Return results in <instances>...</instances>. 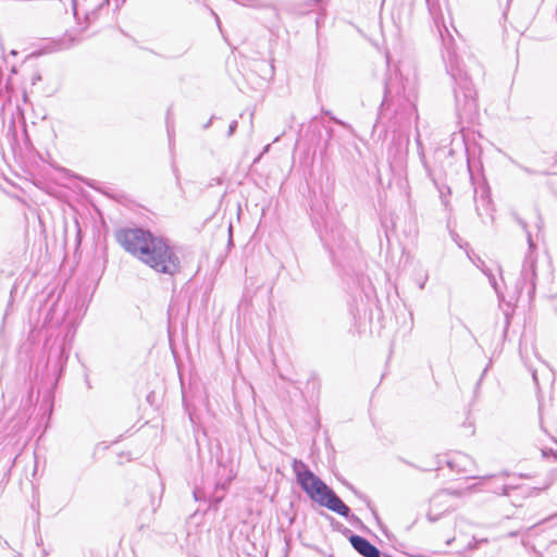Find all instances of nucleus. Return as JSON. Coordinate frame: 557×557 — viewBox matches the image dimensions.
Segmentation results:
<instances>
[{"label":"nucleus","instance_id":"1","mask_svg":"<svg viewBox=\"0 0 557 557\" xmlns=\"http://www.w3.org/2000/svg\"><path fill=\"white\" fill-rule=\"evenodd\" d=\"M414 114H417L414 99L406 94L401 79L397 76L387 78L384 83L377 123L386 131L396 133L408 125Z\"/></svg>","mask_w":557,"mask_h":557},{"label":"nucleus","instance_id":"2","mask_svg":"<svg viewBox=\"0 0 557 557\" xmlns=\"http://www.w3.org/2000/svg\"><path fill=\"white\" fill-rule=\"evenodd\" d=\"M292 468L297 483L311 500L346 518L355 527L362 525V521L350 512V508L334 490L315 475L302 460L294 459Z\"/></svg>","mask_w":557,"mask_h":557},{"label":"nucleus","instance_id":"3","mask_svg":"<svg viewBox=\"0 0 557 557\" xmlns=\"http://www.w3.org/2000/svg\"><path fill=\"white\" fill-rule=\"evenodd\" d=\"M292 468L297 483L311 500L346 518L355 527L362 525V521L350 512V508L334 490L315 475L302 460L294 459Z\"/></svg>","mask_w":557,"mask_h":557},{"label":"nucleus","instance_id":"4","mask_svg":"<svg viewBox=\"0 0 557 557\" xmlns=\"http://www.w3.org/2000/svg\"><path fill=\"white\" fill-rule=\"evenodd\" d=\"M446 70L454 82L456 116L471 123L478 115V92L467 70L455 53H447Z\"/></svg>","mask_w":557,"mask_h":557},{"label":"nucleus","instance_id":"5","mask_svg":"<svg viewBox=\"0 0 557 557\" xmlns=\"http://www.w3.org/2000/svg\"><path fill=\"white\" fill-rule=\"evenodd\" d=\"M157 273L174 276L182 271V261L177 249L171 246L169 240L158 237L143 261Z\"/></svg>","mask_w":557,"mask_h":557},{"label":"nucleus","instance_id":"6","mask_svg":"<svg viewBox=\"0 0 557 557\" xmlns=\"http://www.w3.org/2000/svg\"><path fill=\"white\" fill-rule=\"evenodd\" d=\"M158 237L149 230L143 227H124L115 233L116 242L140 261H143Z\"/></svg>","mask_w":557,"mask_h":557},{"label":"nucleus","instance_id":"7","mask_svg":"<svg viewBox=\"0 0 557 557\" xmlns=\"http://www.w3.org/2000/svg\"><path fill=\"white\" fill-rule=\"evenodd\" d=\"M535 258L533 257L532 252H530L524 258L520 273V278L517 281L516 284L517 293L522 294V292L527 289L529 297H533L535 293Z\"/></svg>","mask_w":557,"mask_h":557},{"label":"nucleus","instance_id":"8","mask_svg":"<svg viewBox=\"0 0 557 557\" xmlns=\"http://www.w3.org/2000/svg\"><path fill=\"white\" fill-rule=\"evenodd\" d=\"M474 205L478 216L485 222V218L494 220L493 216V201L491 198L490 187L486 184H482L474 188Z\"/></svg>","mask_w":557,"mask_h":557},{"label":"nucleus","instance_id":"9","mask_svg":"<svg viewBox=\"0 0 557 557\" xmlns=\"http://www.w3.org/2000/svg\"><path fill=\"white\" fill-rule=\"evenodd\" d=\"M453 495L454 494L447 490L440 491L433 495L430 502V509L426 513V518L430 522H435L440 520L445 512L454 510V507L448 504Z\"/></svg>","mask_w":557,"mask_h":557},{"label":"nucleus","instance_id":"10","mask_svg":"<svg viewBox=\"0 0 557 557\" xmlns=\"http://www.w3.org/2000/svg\"><path fill=\"white\" fill-rule=\"evenodd\" d=\"M308 132L312 133V137L310 138L312 144L318 145L320 140L324 141V149H327L329 144L334 135L333 128L325 125L324 122L319 120L317 116L311 119L308 126Z\"/></svg>","mask_w":557,"mask_h":557},{"label":"nucleus","instance_id":"11","mask_svg":"<svg viewBox=\"0 0 557 557\" xmlns=\"http://www.w3.org/2000/svg\"><path fill=\"white\" fill-rule=\"evenodd\" d=\"M349 543L352 548L363 557H381V550L361 535L351 534L349 536Z\"/></svg>","mask_w":557,"mask_h":557},{"label":"nucleus","instance_id":"12","mask_svg":"<svg viewBox=\"0 0 557 557\" xmlns=\"http://www.w3.org/2000/svg\"><path fill=\"white\" fill-rule=\"evenodd\" d=\"M110 0H101L97 5H95L92 9L85 11L84 18L87 22V24H91L99 20L103 11L109 10Z\"/></svg>","mask_w":557,"mask_h":557},{"label":"nucleus","instance_id":"13","mask_svg":"<svg viewBox=\"0 0 557 557\" xmlns=\"http://www.w3.org/2000/svg\"><path fill=\"white\" fill-rule=\"evenodd\" d=\"M517 223L523 228V231L527 233V238H528V244H529V248L530 250L534 249L535 248V244L533 243L532 240V236H531V233L528 231V224L527 222L521 219L520 216H516L515 218Z\"/></svg>","mask_w":557,"mask_h":557},{"label":"nucleus","instance_id":"14","mask_svg":"<svg viewBox=\"0 0 557 557\" xmlns=\"http://www.w3.org/2000/svg\"><path fill=\"white\" fill-rule=\"evenodd\" d=\"M438 188V191H440V197L442 199V202L447 206L448 203V200H447V195H450V188L448 186H437Z\"/></svg>","mask_w":557,"mask_h":557},{"label":"nucleus","instance_id":"15","mask_svg":"<svg viewBox=\"0 0 557 557\" xmlns=\"http://www.w3.org/2000/svg\"><path fill=\"white\" fill-rule=\"evenodd\" d=\"M147 496L149 498L151 511L154 512L160 504V499H157V496L152 492H147Z\"/></svg>","mask_w":557,"mask_h":557},{"label":"nucleus","instance_id":"16","mask_svg":"<svg viewBox=\"0 0 557 557\" xmlns=\"http://www.w3.org/2000/svg\"><path fill=\"white\" fill-rule=\"evenodd\" d=\"M237 126H238V123L236 120L232 121L228 125V129H227V137H231L234 135V133L236 132L237 129Z\"/></svg>","mask_w":557,"mask_h":557},{"label":"nucleus","instance_id":"17","mask_svg":"<svg viewBox=\"0 0 557 557\" xmlns=\"http://www.w3.org/2000/svg\"><path fill=\"white\" fill-rule=\"evenodd\" d=\"M195 500L205 499V492L200 488H195L193 492Z\"/></svg>","mask_w":557,"mask_h":557},{"label":"nucleus","instance_id":"18","mask_svg":"<svg viewBox=\"0 0 557 557\" xmlns=\"http://www.w3.org/2000/svg\"><path fill=\"white\" fill-rule=\"evenodd\" d=\"M524 173L527 174H546L545 172H539V171H534L530 168H527V166H523L521 164H517Z\"/></svg>","mask_w":557,"mask_h":557},{"label":"nucleus","instance_id":"19","mask_svg":"<svg viewBox=\"0 0 557 557\" xmlns=\"http://www.w3.org/2000/svg\"><path fill=\"white\" fill-rule=\"evenodd\" d=\"M555 519H557V512H556V513H553V515H550V516H548L547 518H545V519H543V520H541V521H539L537 523H535V524H534V525H532L531 528H534V527H536L537 524H542V523H545V522H547V521L555 520Z\"/></svg>","mask_w":557,"mask_h":557},{"label":"nucleus","instance_id":"20","mask_svg":"<svg viewBox=\"0 0 557 557\" xmlns=\"http://www.w3.org/2000/svg\"><path fill=\"white\" fill-rule=\"evenodd\" d=\"M40 81H41V75H40V73H39V72L34 73V74L32 75V77H30V82H32V85H33V86H34V85H36V84H37L38 82H40Z\"/></svg>","mask_w":557,"mask_h":557},{"label":"nucleus","instance_id":"21","mask_svg":"<svg viewBox=\"0 0 557 557\" xmlns=\"http://www.w3.org/2000/svg\"><path fill=\"white\" fill-rule=\"evenodd\" d=\"M331 120H332L335 124L341 125V126H343V127H346V128H349V127H350L346 122H344V121H342V120L337 119L336 116H331Z\"/></svg>","mask_w":557,"mask_h":557},{"label":"nucleus","instance_id":"22","mask_svg":"<svg viewBox=\"0 0 557 557\" xmlns=\"http://www.w3.org/2000/svg\"><path fill=\"white\" fill-rule=\"evenodd\" d=\"M78 2L77 0H72V9H73V14L75 16L76 20H78Z\"/></svg>","mask_w":557,"mask_h":557},{"label":"nucleus","instance_id":"23","mask_svg":"<svg viewBox=\"0 0 557 557\" xmlns=\"http://www.w3.org/2000/svg\"><path fill=\"white\" fill-rule=\"evenodd\" d=\"M113 1H114V11H119L126 2V0H113Z\"/></svg>","mask_w":557,"mask_h":557},{"label":"nucleus","instance_id":"24","mask_svg":"<svg viewBox=\"0 0 557 557\" xmlns=\"http://www.w3.org/2000/svg\"><path fill=\"white\" fill-rule=\"evenodd\" d=\"M516 487L515 486H511V485H504L502 487V494L503 495H509V492L515 490Z\"/></svg>","mask_w":557,"mask_h":557},{"label":"nucleus","instance_id":"25","mask_svg":"<svg viewBox=\"0 0 557 557\" xmlns=\"http://www.w3.org/2000/svg\"><path fill=\"white\" fill-rule=\"evenodd\" d=\"M487 369H488V368L486 367V368L483 370V372H482V374H481V377H480V379H479V381L476 382L475 389H474V392H475V393L478 392V389H479V387H480V385H481V382H482V380H483V376H484V375H485V373L487 372Z\"/></svg>","mask_w":557,"mask_h":557},{"label":"nucleus","instance_id":"26","mask_svg":"<svg viewBox=\"0 0 557 557\" xmlns=\"http://www.w3.org/2000/svg\"><path fill=\"white\" fill-rule=\"evenodd\" d=\"M426 281H428V274H424V276L421 277V280L418 283L420 289L424 288Z\"/></svg>","mask_w":557,"mask_h":557},{"label":"nucleus","instance_id":"27","mask_svg":"<svg viewBox=\"0 0 557 557\" xmlns=\"http://www.w3.org/2000/svg\"><path fill=\"white\" fill-rule=\"evenodd\" d=\"M484 273L488 276L491 284L493 285V287H494V288H495V290L497 292L498 289H497V284H496V281H495L494 275L488 274V273H486L485 271H484Z\"/></svg>","mask_w":557,"mask_h":557},{"label":"nucleus","instance_id":"28","mask_svg":"<svg viewBox=\"0 0 557 557\" xmlns=\"http://www.w3.org/2000/svg\"><path fill=\"white\" fill-rule=\"evenodd\" d=\"M453 239L458 244L459 247H461V244L459 243L460 237L457 233H451Z\"/></svg>","mask_w":557,"mask_h":557},{"label":"nucleus","instance_id":"29","mask_svg":"<svg viewBox=\"0 0 557 557\" xmlns=\"http://www.w3.org/2000/svg\"><path fill=\"white\" fill-rule=\"evenodd\" d=\"M213 119H214V115H212L210 117V120L206 124H203L202 128L208 129L211 126Z\"/></svg>","mask_w":557,"mask_h":557},{"label":"nucleus","instance_id":"30","mask_svg":"<svg viewBox=\"0 0 557 557\" xmlns=\"http://www.w3.org/2000/svg\"><path fill=\"white\" fill-rule=\"evenodd\" d=\"M542 225H543V220H542L541 214L537 212V223H536V226H537V228H541Z\"/></svg>","mask_w":557,"mask_h":557},{"label":"nucleus","instance_id":"31","mask_svg":"<svg viewBox=\"0 0 557 557\" xmlns=\"http://www.w3.org/2000/svg\"><path fill=\"white\" fill-rule=\"evenodd\" d=\"M228 484H230V480L225 481L221 485L216 484V488L221 487L224 491V490H226Z\"/></svg>","mask_w":557,"mask_h":557},{"label":"nucleus","instance_id":"32","mask_svg":"<svg viewBox=\"0 0 557 557\" xmlns=\"http://www.w3.org/2000/svg\"><path fill=\"white\" fill-rule=\"evenodd\" d=\"M222 499H223V495H221V496H214L213 502H214L215 504H219Z\"/></svg>","mask_w":557,"mask_h":557},{"label":"nucleus","instance_id":"33","mask_svg":"<svg viewBox=\"0 0 557 557\" xmlns=\"http://www.w3.org/2000/svg\"><path fill=\"white\" fill-rule=\"evenodd\" d=\"M425 1H426L428 5H429L430 11H432V9H433L432 0H425Z\"/></svg>","mask_w":557,"mask_h":557},{"label":"nucleus","instance_id":"34","mask_svg":"<svg viewBox=\"0 0 557 557\" xmlns=\"http://www.w3.org/2000/svg\"><path fill=\"white\" fill-rule=\"evenodd\" d=\"M322 112L325 114V115H329L330 117L333 116L331 111L329 110H322Z\"/></svg>","mask_w":557,"mask_h":557},{"label":"nucleus","instance_id":"35","mask_svg":"<svg viewBox=\"0 0 557 557\" xmlns=\"http://www.w3.org/2000/svg\"><path fill=\"white\" fill-rule=\"evenodd\" d=\"M166 129H168V133L170 134L171 131H172V126L170 125V122L168 121V126H166Z\"/></svg>","mask_w":557,"mask_h":557},{"label":"nucleus","instance_id":"36","mask_svg":"<svg viewBox=\"0 0 557 557\" xmlns=\"http://www.w3.org/2000/svg\"><path fill=\"white\" fill-rule=\"evenodd\" d=\"M532 377H533L534 382L537 384V376H536L535 372L532 373Z\"/></svg>","mask_w":557,"mask_h":557},{"label":"nucleus","instance_id":"37","mask_svg":"<svg viewBox=\"0 0 557 557\" xmlns=\"http://www.w3.org/2000/svg\"><path fill=\"white\" fill-rule=\"evenodd\" d=\"M454 540H455L454 537H453V539L447 540V541H446V544H447V545H450V544L453 543V541H454Z\"/></svg>","mask_w":557,"mask_h":557},{"label":"nucleus","instance_id":"38","mask_svg":"<svg viewBox=\"0 0 557 557\" xmlns=\"http://www.w3.org/2000/svg\"><path fill=\"white\" fill-rule=\"evenodd\" d=\"M408 466L410 467H414V468H418L417 466H414L412 462H409V461H405Z\"/></svg>","mask_w":557,"mask_h":557},{"label":"nucleus","instance_id":"39","mask_svg":"<svg viewBox=\"0 0 557 557\" xmlns=\"http://www.w3.org/2000/svg\"><path fill=\"white\" fill-rule=\"evenodd\" d=\"M174 172H175V175H176V180L178 181L180 180V176L177 174V169H174Z\"/></svg>","mask_w":557,"mask_h":557},{"label":"nucleus","instance_id":"40","mask_svg":"<svg viewBox=\"0 0 557 557\" xmlns=\"http://www.w3.org/2000/svg\"><path fill=\"white\" fill-rule=\"evenodd\" d=\"M364 500H367L368 506H370V500L367 497H363Z\"/></svg>","mask_w":557,"mask_h":557},{"label":"nucleus","instance_id":"41","mask_svg":"<svg viewBox=\"0 0 557 557\" xmlns=\"http://www.w3.org/2000/svg\"><path fill=\"white\" fill-rule=\"evenodd\" d=\"M271 75L273 74V65H270Z\"/></svg>","mask_w":557,"mask_h":557}]
</instances>
